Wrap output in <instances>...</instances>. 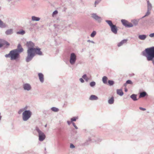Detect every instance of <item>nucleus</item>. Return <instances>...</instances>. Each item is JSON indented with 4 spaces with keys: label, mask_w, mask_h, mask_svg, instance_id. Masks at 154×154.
Masks as SVG:
<instances>
[{
    "label": "nucleus",
    "mask_w": 154,
    "mask_h": 154,
    "mask_svg": "<svg viewBox=\"0 0 154 154\" xmlns=\"http://www.w3.org/2000/svg\"><path fill=\"white\" fill-rule=\"evenodd\" d=\"M132 22H133V23L135 25L137 23V22L136 20L133 21Z\"/></svg>",
    "instance_id": "obj_42"
},
{
    "label": "nucleus",
    "mask_w": 154,
    "mask_h": 154,
    "mask_svg": "<svg viewBox=\"0 0 154 154\" xmlns=\"http://www.w3.org/2000/svg\"><path fill=\"white\" fill-rule=\"evenodd\" d=\"M51 109L52 111L55 112H57L59 111V109L58 108L54 107L52 108Z\"/></svg>",
    "instance_id": "obj_26"
},
{
    "label": "nucleus",
    "mask_w": 154,
    "mask_h": 154,
    "mask_svg": "<svg viewBox=\"0 0 154 154\" xmlns=\"http://www.w3.org/2000/svg\"><path fill=\"white\" fill-rule=\"evenodd\" d=\"M76 59V56L75 54L73 53H72L71 54L70 60V63L72 65L74 64L75 62Z\"/></svg>",
    "instance_id": "obj_8"
},
{
    "label": "nucleus",
    "mask_w": 154,
    "mask_h": 154,
    "mask_svg": "<svg viewBox=\"0 0 154 154\" xmlns=\"http://www.w3.org/2000/svg\"><path fill=\"white\" fill-rule=\"evenodd\" d=\"M72 124L75 127V128H76V129H77V127L76 126V125H75V123L74 122H73L72 123Z\"/></svg>",
    "instance_id": "obj_45"
},
{
    "label": "nucleus",
    "mask_w": 154,
    "mask_h": 154,
    "mask_svg": "<svg viewBox=\"0 0 154 154\" xmlns=\"http://www.w3.org/2000/svg\"><path fill=\"white\" fill-rule=\"evenodd\" d=\"M5 26V24L1 20H0V27H4Z\"/></svg>",
    "instance_id": "obj_25"
},
{
    "label": "nucleus",
    "mask_w": 154,
    "mask_h": 154,
    "mask_svg": "<svg viewBox=\"0 0 154 154\" xmlns=\"http://www.w3.org/2000/svg\"><path fill=\"white\" fill-rule=\"evenodd\" d=\"M146 93L145 92L140 93L139 96L140 98L144 97L146 95Z\"/></svg>",
    "instance_id": "obj_20"
},
{
    "label": "nucleus",
    "mask_w": 154,
    "mask_h": 154,
    "mask_svg": "<svg viewBox=\"0 0 154 154\" xmlns=\"http://www.w3.org/2000/svg\"><path fill=\"white\" fill-rule=\"evenodd\" d=\"M2 47L5 46L8 47L10 45V44L8 42L3 39H2Z\"/></svg>",
    "instance_id": "obj_10"
},
{
    "label": "nucleus",
    "mask_w": 154,
    "mask_h": 154,
    "mask_svg": "<svg viewBox=\"0 0 154 154\" xmlns=\"http://www.w3.org/2000/svg\"><path fill=\"white\" fill-rule=\"evenodd\" d=\"M150 12L149 11H148L146 13V15H145V16L148 15L150 14Z\"/></svg>",
    "instance_id": "obj_44"
},
{
    "label": "nucleus",
    "mask_w": 154,
    "mask_h": 154,
    "mask_svg": "<svg viewBox=\"0 0 154 154\" xmlns=\"http://www.w3.org/2000/svg\"><path fill=\"white\" fill-rule=\"evenodd\" d=\"M80 81L82 83H83V82H84V81L83 79L82 78H80Z\"/></svg>",
    "instance_id": "obj_46"
},
{
    "label": "nucleus",
    "mask_w": 154,
    "mask_h": 154,
    "mask_svg": "<svg viewBox=\"0 0 154 154\" xmlns=\"http://www.w3.org/2000/svg\"><path fill=\"white\" fill-rule=\"evenodd\" d=\"M96 32L95 31H93L91 35V36L92 37H94L96 34Z\"/></svg>",
    "instance_id": "obj_28"
},
{
    "label": "nucleus",
    "mask_w": 154,
    "mask_h": 154,
    "mask_svg": "<svg viewBox=\"0 0 154 154\" xmlns=\"http://www.w3.org/2000/svg\"><path fill=\"white\" fill-rule=\"evenodd\" d=\"M5 57H11V54H10V53L8 54H7L5 55Z\"/></svg>",
    "instance_id": "obj_36"
},
{
    "label": "nucleus",
    "mask_w": 154,
    "mask_h": 154,
    "mask_svg": "<svg viewBox=\"0 0 154 154\" xmlns=\"http://www.w3.org/2000/svg\"><path fill=\"white\" fill-rule=\"evenodd\" d=\"M101 0H96L95 2V7H96V5L98 4L101 1Z\"/></svg>",
    "instance_id": "obj_30"
},
{
    "label": "nucleus",
    "mask_w": 154,
    "mask_h": 154,
    "mask_svg": "<svg viewBox=\"0 0 154 154\" xmlns=\"http://www.w3.org/2000/svg\"><path fill=\"white\" fill-rule=\"evenodd\" d=\"M125 92H127V89H126V88H125Z\"/></svg>",
    "instance_id": "obj_48"
},
{
    "label": "nucleus",
    "mask_w": 154,
    "mask_h": 154,
    "mask_svg": "<svg viewBox=\"0 0 154 154\" xmlns=\"http://www.w3.org/2000/svg\"><path fill=\"white\" fill-rule=\"evenodd\" d=\"M39 78L40 81L43 82H44V75L42 73H39L38 74Z\"/></svg>",
    "instance_id": "obj_13"
},
{
    "label": "nucleus",
    "mask_w": 154,
    "mask_h": 154,
    "mask_svg": "<svg viewBox=\"0 0 154 154\" xmlns=\"http://www.w3.org/2000/svg\"><path fill=\"white\" fill-rule=\"evenodd\" d=\"M95 85V83L94 82H92L90 83V85L91 87H93Z\"/></svg>",
    "instance_id": "obj_32"
},
{
    "label": "nucleus",
    "mask_w": 154,
    "mask_h": 154,
    "mask_svg": "<svg viewBox=\"0 0 154 154\" xmlns=\"http://www.w3.org/2000/svg\"><path fill=\"white\" fill-rule=\"evenodd\" d=\"M32 115L31 112L29 110L24 111L23 113V119L24 121H27L31 117Z\"/></svg>",
    "instance_id": "obj_4"
},
{
    "label": "nucleus",
    "mask_w": 154,
    "mask_h": 154,
    "mask_svg": "<svg viewBox=\"0 0 154 154\" xmlns=\"http://www.w3.org/2000/svg\"><path fill=\"white\" fill-rule=\"evenodd\" d=\"M26 46L29 48H34L33 47L34 46V45L33 43L32 42H27L26 43Z\"/></svg>",
    "instance_id": "obj_11"
},
{
    "label": "nucleus",
    "mask_w": 154,
    "mask_h": 154,
    "mask_svg": "<svg viewBox=\"0 0 154 154\" xmlns=\"http://www.w3.org/2000/svg\"><path fill=\"white\" fill-rule=\"evenodd\" d=\"M82 78L85 79H86V78H87V76L86 75H84L82 76Z\"/></svg>",
    "instance_id": "obj_41"
},
{
    "label": "nucleus",
    "mask_w": 154,
    "mask_h": 154,
    "mask_svg": "<svg viewBox=\"0 0 154 154\" xmlns=\"http://www.w3.org/2000/svg\"><path fill=\"white\" fill-rule=\"evenodd\" d=\"M2 47V39H0V48Z\"/></svg>",
    "instance_id": "obj_40"
},
{
    "label": "nucleus",
    "mask_w": 154,
    "mask_h": 154,
    "mask_svg": "<svg viewBox=\"0 0 154 154\" xmlns=\"http://www.w3.org/2000/svg\"><path fill=\"white\" fill-rule=\"evenodd\" d=\"M45 127H46V126H47V125H45Z\"/></svg>",
    "instance_id": "obj_49"
},
{
    "label": "nucleus",
    "mask_w": 154,
    "mask_h": 154,
    "mask_svg": "<svg viewBox=\"0 0 154 154\" xmlns=\"http://www.w3.org/2000/svg\"><path fill=\"white\" fill-rule=\"evenodd\" d=\"M67 123H68V124L69 125H70V123H71L70 122V121H68L67 122Z\"/></svg>",
    "instance_id": "obj_47"
},
{
    "label": "nucleus",
    "mask_w": 154,
    "mask_h": 154,
    "mask_svg": "<svg viewBox=\"0 0 154 154\" xmlns=\"http://www.w3.org/2000/svg\"><path fill=\"white\" fill-rule=\"evenodd\" d=\"M140 109L141 110H143V111H145L146 110V109L145 108H143L141 107H139Z\"/></svg>",
    "instance_id": "obj_38"
},
{
    "label": "nucleus",
    "mask_w": 154,
    "mask_h": 154,
    "mask_svg": "<svg viewBox=\"0 0 154 154\" xmlns=\"http://www.w3.org/2000/svg\"><path fill=\"white\" fill-rule=\"evenodd\" d=\"M127 40L126 39L123 40L122 41L120 42L118 44V46L119 47L123 45L124 44L126 43L127 42Z\"/></svg>",
    "instance_id": "obj_14"
},
{
    "label": "nucleus",
    "mask_w": 154,
    "mask_h": 154,
    "mask_svg": "<svg viewBox=\"0 0 154 154\" xmlns=\"http://www.w3.org/2000/svg\"><path fill=\"white\" fill-rule=\"evenodd\" d=\"M92 17L94 19L97 20L98 21H100L101 19L100 17L98 16L96 14H92Z\"/></svg>",
    "instance_id": "obj_9"
},
{
    "label": "nucleus",
    "mask_w": 154,
    "mask_h": 154,
    "mask_svg": "<svg viewBox=\"0 0 154 154\" xmlns=\"http://www.w3.org/2000/svg\"><path fill=\"white\" fill-rule=\"evenodd\" d=\"M114 100L113 97H112L108 100V103L110 104H112L114 103Z\"/></svg>",
    "instance_id": "obj_23"
},
{
    "label": "nucleus",
    "mask_w": 154,
    "mask_h": 154,
    "mask_svg": "<svg viewBox=\"0 0 154 154\" xmlns=\"http://www.w3.org/2000/svg\"><path fill=\"white\" fill-rule=\"evenodd\" d=\"M23 88L25 90H26L29 91L31 89V87L29 84H26L24 85Z\"/></svg>",
    "instance_id": "obj_12"
},
{
    "label": "nucleus",
    "mask_w": 154,
    "mask_h": 154,
    "mask_svg": "<svg viewBox=\"0 0 154 154\" xmlns=\"http://www.w3.org/2000/svg\"><path fill=\"white\" fill-rule=\"evenodd\" d=\"M108 83L110 85H112L114 84V82L112 81L109 80L108 81Z\"/></svg>",
    "instance_id": "obj_29"
},
{
    "label": "nucleus",
    "mask_w": 154,
    "mask_h": 154,
    "mask_svg": "<svg viewBox=\"0 0 154 154\" xmlns=\"http://www.w3.org/2000/svg\"><path fill=\"white\" fill-rule=\"evenodd\" d=\"M107 80L108 78L106 76H104L103 77L102 79V80L104 83L107 84Z\"/></svg>",
    "instance_id": "obj_18"
},
{
    "label": "nucleus",
    "mask_w": 154,
    "mask_h": 154,
    "mask_svg": "<svg viewBox=\"0 0 154 154\" xmlns=\"http://www.w3.org/2000/svg\"><path fill=\"white\" fill-rule=\"evenodd\" d=\"M106 21L110 26L112 31L114 33L116 34L117 32V29L116 25H113L111 20H106Z\"/></svg>",
    "instance_id": "obj_5"
},
{
    "label": "nucleus",
    "mask_w": 154,
    "mask_h": 154,
    "mask_svg": "<svg viewBox=\"0 0 154 154\" xmlns=\"http://www.w3.org/2000/svg\"><path fill=\"white\" fill-rule=\"evenodd\" d=\"M146 38V36L145 35H140L139 36V38L141 40H144Z\"/></svg>",
    "instance_id": "obj_22"
},
{
    "label": "nucleus",
    "mask_w": 154,
    "mask_h": 154,
    "mask_svg": "<svg viewBox=\"0 0 154 154\" xmlns=\"http://www.w3.org/2000/svg\"><path fill=\"white\" fill-rule=\"evenodd\" d=\"M147 4H148V9H151L152 7V5L151 4L149 3V1H147Z\"/></svg>",
    "instance_id": "obj_27"
},
{
    "label": "nucleus",
    "mask_w": 154,
    "mask_h": 154,
    "mask_svg": "<svg viewBox=\"0 0 154 154\" xmlns=\"http://www.w3.org/2000/svg\"><path fill=\"white\" fill-rule=\"evenodd\" d=\"M149 36L151 37H154V33L150 34L149 35Z\"/></svg>",
    "instance_id": "obj_43"
},
{
    "label": "nucleus",
    "mask_w": 154,
    "mask_h": 154,
    "mask_svg": "<svg viewBox=\"0 0 154 154\" xmlns=\"http://www.w3.org/2000/svg\"><path fill=\"white\" fill-rule=\"evenodd\" d=\"M121 21L123 25L126 27H130L133 26V24L132 23L129 22L125 20H122Z\"/></svg>",
    "instance_id": "obj_7"
},
{
    "label": "nucleus",
    "mask_w": 154,
    "mask_h": 154,
    "mask_svg": "<svg viewBox=\"0 0 154 154\" xmlns=\"http://www.w3.org/2000/svg\"><path fill=\"white\" fill-rule=\"evenodd\" d=\"M17 34L23 35L25 33V31L23 30H22L21 31H19L17 32Z\"/></svg>",
    "instance_id": "obj_31"
},
{
    "label": "nucleus",
    "mask_w": 154,
    "mask_h": 154,
    "mask_svg": "<svg viewBox=\"0 0 154 154\" xmlns=\"http://www.w3.org/2000/svg\"><path fill=\"white\" fill-rule=\"evenodd\" d=\"M13 33V30L12 29H9L7 30L5 32L7 35H8L12 34Z\"/></svg>",
    "instance_id": "obj_19"
},
{
    "label": "nucleus",
    "mask_w": 154,
    "mask_h": 154,
    "mask_svg": "<svg viewBox=\"0 0 154 154\" xmlns=\"http://www.w3.org/2000/svg\"><path fill=\"white\" fill-rule=\"evenodd\" d=\"M131 97L132 98V99L134 101H136L137 100V96L136 95L133 94L131 96Z\"/></svg>",
    "instance_id": "obj_21"
},
{
    "label": "nucleus",
    "mask_w": 154,
    "mask_h": 154,
    "mask_svg": "<svg viewBox=\"0 0 154 154\" xmlns=\"http://www.w3.org/2000/svg\"><path fill=\"white\" fill-rule=\"evenodd\" d=\"M58 12L57 11H54L53 13V15H55L56 14H57Z\"/></svg>",
    "instance_id": "obj_37"
},
{
    "label": "nucleus",
    "mask_w": 154,
    "mask_h": 154,
    "mask_svg": "<svg viewBox=\"0 0 154 154\" xmlns=\"http://www.w3.org/2000/svg\"><path fill=\"white\" fill-rule=\"evenodd\" d=\"M117 94L121 96L123 94V92L122 89H117Z\"/></svg>",
    "instance_id": "obj_16"
},
{
    "label": "nucleus",
    "mask_w": 154,
    "mask_h": 154,
    "mask_svg": "<svg viewBox=\"0 0 154 154\" xmlns=\"http://www.w3.org/2000/svg\"><path fill=\"white\" fill-rule=\"evenodd\" d=\"M24 109H20L18 112V113L19 114H20L23 111H24Z\"/></svg>",
    "instance_id": "obj_35"
},
{
    "label": "nucleus",
    "mask_w": 154,
    "mask_h": 154,
    "mask_svg": "<svg viewBox=\"0 0 154 154\" xmlns=\"http://www.w3.org/2000/svg\"><path fill=\"white\" fill-rule=\"evenodd\" d=\"M18 49H17L18 53L21 52L23 51V49L21 47V45L20 44H19L18 45Z\"/></svg>",
    "instance_id": "obj_15"
},
{
    "label": "nucleus",
    "mask_w": 154,
    "mask_h": 154,
    "mask_svg": "<svg viewBox=\"0 0 154 154\" xmlns=\"http://www.w3.org/2000/svg\"><path fill=\"white\" fill-rule=\"evenodd\" d=\"M32 19L34 21H39L40 20V18L39 17L32 16Z\"/></svg>",
    "instance_id": "obj_24"
},
{
    "label": "nucleus",
    "mask_w": 154,
    "mask_h": 154,
    "mask_svg": "<svg viewBox=\"0 0 154 154\" xmlns=\"http://www.w3.org/2000/svg\"><path fill=\"white\" fill-rule=\"evenodd\" d=\"M36 130L38 133L39 140L40 141H43L45 138V136L44 134L41 131L38 127H36Z\"/></svg>",
    "instance_id": "obj_6"
},
{
    "label": "nucleus",
    "mask_w": 154,
    "mask_h": 154,
    "mask_svg": "<svg viewBox=\"0 0 154 154\" xmlns=\"http://www.w3.org/2000/svg\"><path fill=\"white\" fill-rule=\"evenodd\" d=\"M77 119V118L74 117L71 119V122L75 121Z\"/></svg>",
    "instance_id": "obj_33"
},
{
    "label": "nucleus",
    "mask_w": 154,
    "mask_h": 154,
    "mask_svg": "<svg viewBox=\"0 0 154 154\" xmlns=\"http://www.w3.org/2000/svg\"><path fill=\"white\" fill-rule=\"evenodd\" d=\"M27 56L26 60L27 62L30 61L35 54L41 55L42 52L40 51V49L39 48H29L27 51Z\"/></svg>",
    "instance_id": "obj_1"
},
{
    "label": "nucleus",
    "mask_w": 154,
    "mask_h": 154,
    "mask_svg": "<svg viewBox=\"0 0 154 154\" xmlns=\"http://www.w3.org/2000/svg\"><path fill=\"white\" fill-rule=\"evenodd\" d=\"M89 99L91 100H96L98 99V97L94 95H91Z\"/></svg>",
    "instance_id": "obj_17"
},
{
    "label": "nucleus",
    "mask_w": 154,
    "mask_h": 154,
    "mask_svg": "<svg viewBox=\"0 0 154 154\" xmlns=\"http://www.w3.org/2000/svg\"><path fill=\"white\" fill-rule=\"evenodd\" d=\"M70 147L71 148H74L75 147V146L73 144H71L70 145Z\"/></svg>",
    "instance_id": "obj_39"
},
{
    "label": "nucleus",
    "mask_w": 154,
    "mask_h": 154,
    "mask_svg": "<svg viewBox=\"0 0 154 154\" xmlns=\"http://www.w3.org/2000/svg\"><path fill=\"white\" fill-rule=\"evenodd\" d=\"M126 83L128 84H132V82L130 80H128L127 81Z\"/></svg>",
    "instance_id": "obj_34"
},
{
    "label": "nucleus",
    "mask_w": 154,
    "mask_h": 154,
    "mask_svg": "<svg viewBox=\"0 0 154 154\" xmlns=\"http://www.w3.org/2000/svg\"><path fill=\"white\" fill-rule=\"evenodd\" d=\"M146 54L145 56L146 57L148 61L152 60L154 65V60H153L154 58V47L147 48L145 50Z\"/></svg>",
    "instance_id": "obj_2"
},
{
    "label": "nucleus",
    "mask_w": 154,
    "mask_h": 154,
    "mask_svg": "<svg viewBox=\"0 0 154 154\" xmlns=\"http://www.w3.org/2000/svg\"><path fill=\"white\" fill-rule=\"evenodd\" d=\"M11 60H15L18 58L19 53L17 49L14 50L10 51Z\"/></svg>",
    "instance_id": "obj_3"
}]
</instances>
